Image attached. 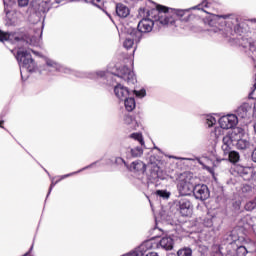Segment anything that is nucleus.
Instances as JSON below:
<instances>
[{
  "label": "nucleus",
  "instance_id": "1",
  "mask_svg": "<svg viewBox=\"0 0 256 256\" xmlns=\"http://www.w3.org/2000/svg\"><path fill=\"white\" fill-rule=\"evenodd\" d=\"M240 228L232 230L226 237V243L236 251L237 256H245L247 253H255L256 243L239 235Z\"/></svg>",
  "mask_w": 256,
  "mask_h": 256
},
{
  "label": "nucleus",
  "instance_id": "2",
  "mask_svg": "<svg viewBox=\"0 0 256 256\" xmlns=\"http://www.w3.org/2000/svg\"><path fill=\"white\" fill-rule=\"evenodd\" d=\"M161 233L163 230L159 227L155 226L150 230V235L152 237L146 241V245L148 249H162L163 251H171L173 250V245H175V240H173L172 236L164 235L161 237ZM161 237V239H159Z\"/></svg>",
  "mask_w": 256,
  "mask_h": 256
},
{
  "label": "nucleus",
  "instance_id": "3",
  "mask_svg": "<svg viewBox=\"0 0 256 256\" xmlns=\"http://www.w3.org/2000/svg\"><path fill=\"white\" fill-rule=\"evenodd\" d=\"M0 41H11V43H20L22 48H27L29 45L32 47H39L41 44V35L29 37L28 33L22 32V37L16 33H7L0 30Z\"/></svg>",
  "mask_w": 256,
  "mask_h": 256
},
{
  "label": "nucleus",
  "instance_id": "4",
  "mask_svg": "<svg viewBox=\"0 0 256 256\" xmlns=\"http://www.w3.org/2000/svg\"><path fill=\"white\" fill-rule=\"evenodd\" d=\"M187 11H189V9L178 10L174 13H171L169 12V8L158 5L157 10L155 11V13L158 15V18L155 20V23L161 25V27H169V25H175V19L177 15L179 17H183Z\"/></svg>",
  "mask_w": 256,
  "mask_h": 256
},
{
  "label": "nucleus",
  "instance_id": "5",
  "mask_svg": "<svg viewBox=\"0 0 256 256\" xmlns=\"http://www.w3.org/2000/svg\"><path fill=\"white\" fill-rule=\"evenodd\" d=\"M16 59L19 63L21 78H23V69L29 71V73H33L35 71L36 65L35 60L31 58V53L27 50L18 51L16 55Z\"/></svg>",
  "mask_w": 256,
  "mask_h": 256
},
{
  "label": "nucleus",
  "instance_id": "6",
  "mask_svg": "<svg viewBox=\"0 0 256 256\" xmlns=\"http://www.w3.org/2000/svg\"><path fill=\"white\" fill-rule=\"evenodd\" d=\"M220 19H224V23L226 25V37H229V35H233V31L234 33H241L242 29L239 25V20L237 19V17H231L229 15H214L212 16L211 21H219Z\"/></svg>",
  "mask_w": 256,
  "mask_h": 256
},
{
  "label": "nucleus",
  "instance_id": "7",
  "mask_svg": "<svg viewBox=\"0 0 256 256\" xmlns=\"http://www.w3.org/2000/svg\"><path fill=\"white\" fill-rule=\"evenodd\" d=\"M187 174H182L181 179L178 181L177 187L179 193H209V187L205 184H197L193 186L189 181L185 180Z\"/></svg>",
  "mask_w": 256,
  "mask_h": 256
},
{
  "label": "nucleus",
  "instance_id": "8",
  "mask_svg": "<svg viewBox=\"0 0 256 256\" xmlns=\"http://www.w3.org/2000/svg\"><path fill=\"white\" fill-rule=\"evenodd\" d=\"M155 26V21L151 18H143L139 21L137 29H132V35L135 37L136 43H139L143 37V33H151L153 27Z\"/></svg>",
  "mask_w": 256,
  "mask_h": 256
},
{
  "label": "nucleus",
  "instance_id": "9",
  "mask_svg": "<svg viewBox=\"0 0 256 256\" xmlns=\"http://www.w3.org/2000/svg\"><path fill=\"white\" fill-rule=\"evenodd\" d=\"M237 123H239V119L235 114H228L226 116H222L219 119L220 128H215L214 133L216 137L221 135V129H233L237 127Z\"/></svg>",
  "mask_w": 256,
  "mask_h": 256
},
{
  "label": "nucleus",
  "instance_id": "10",
  "mask_svg": "<svg viewBox=\"0 0 256 256\" xmlns=\"http://www.w3.org/2000/svg\"><path fill=\"white\" fill-rule=\"evenodd\" d=\"M117 77L124 79L128 85H135L137 83V77H135V73H133V71L128 69L126 66L118 69Z\"/></svg>",
  "mask_w": 256,
  "mask_h": 256
},
{
  "label": "nucleus",
  "instance_id": "11",
  "mask_svg": "<svg viewBox=\"0 0 256 256\" xmlns=\"http://www.w3.org/2000/svg\"><path fill=\"white\" fill-rule=\"evenodd\" d=\"M31 7L38 15H41V13H47V11H49L51 8L49 2L45 0H32Z\"/></svg>",
  "mask_w": 256,
  "mask_h": 256
},
{
  "label": "nucleus",
  "instance_id": "12",
  "mask_svg": "<svg viewBox=\"0 0 256 256\" xmlns=\"http://www.w3.org/2000/svg\"><path fill=\"white\" fill-rule=\"evenodd\" d=\"M179 209L182 217H191V215H193V205L187 199L179 201Z\"/></svg>",
  "mask_w": 256,
  "mask_h": 256
},
{
  "label": "nucleus",
  "instance_id": "13",
  "mask_svg": "<svg viewBox=\"0 0 256 256\" xmlns=\"http://www.w3.org/2000/svg\"><path fill=\"white\" fill-rule=\"evenodd\" d=\"M114 93L121 101H125V99L129 97V89L121 84L114 87Z\"/></svg>",
  "mask_w": 256,
  "mask_h": 256
},
{
  "label": "nucleus",
  "instance_id": "14",
  "mask_svg": "<svg viewBox=\"0 0 256 256\" xmlns=\"http://www.w3.org/2000/svg\"><path fill=\"white\" fill-rule=\"evenodd\" d=\"M129 7H127L125 4L118 3L116 4V14L121 19H125V17H129Z\"/></svg>",
  "mask_w": 256,
  "mask_h": 256
},
{
  "label": "nucleus",
  "instance_id": "15",
  "mask_svg": "<svg viewBox=\"0 0 256 256\" xmlns=\"http://www.w3.org/2000/svg\"><path fill=\"white\" fill-rule=\"evenodd\" d=\"M251 111V105L249 103H243L236 110V115L240 117V119H245L247 117V113Z\"/></svg>",
  "mask_w": 256,
  "mask_h": 256
},
{
  "label": "nucleus",
  "instance_id": "16",
  "mask_svg": "<svg viewBox=\"0 0 256 256\" xmlns=\"http://www.w3.org/2000/svg\"><path fill=\"white\" fill-rule=\"evenodd\" d=\"M130 169L131 171H136L138 173H145V171H147V166L145 165V163H143V161L136 160L131 163Z\"/></svg>",
  "mask_w": 256,
  "mask_h": 256
},
{
  "label": "nucleus",
  "instance_id": "17",
  "mask_svg": "<svg viewBox=\"0 0 256 256\" xmlns=\"http://www.w3.org/2000/svg\"><path fill=\"white\" fill-rule=\"evenodd\" d=\"M46 65L48 67H52L53 69H55V71H60L61 73H71V69H68V68H65V67L59 65L51 59L46 60Z\"/></svg>",
  "mask_w": 256,
  "mask_h": 256
},
{
  "label": "nucleus",
  "instance_id": "18",
  "mask_svg": "<svg viewBox=\"0 0 256 256\" xmlns=\"http://www.w3.org/2000/svg\"><path fill=\"white\" fill-rule=\"evenodd\" d=\"M135 43H137V40H135V35H133V30H131L130 34L126 37L123 43V47L129 50L133 48V45H135Z\"/></svg>",
  "mask_w": 256,
  "mask_h": 256
},
{
  "label": "nucleus",
  "instance_id": "19",
  "mask_svg": "<svg viewBox=\"0 0 256 256\" xmlns=\"http://www.w3.org/2000/svg\"><path fill=\"white\" fill-rule=\"evenodd\" d=\"M222 143H223L222 149H223L224 153H229L231 151V145L233 143L231 136H229V135L224 136Z\"/></svg>",
  "mask_w": 256,
  "mask_h": 256
},
{
  "label": "nucleus",
  "instance_id": "20",
  "mask_svg": "<svg viewBox=\"0 0 256 256\" xmlns=\"http://www.w3.org/2000/svg\"><path fill=\"white\" fill-rule=\"evenodd\" d=\"M146 197L149 200L151 207H153V202L151 201V199L167 200V199H169V197H171V194L170 193H156V194H152V196H146Z\"/></svg>",
  "mask_w": 256,
  "mask_h": 256
},
{
  "label": "nucleus",
  "instance_id": "21",
  "mask_svg": "<svg viewBox=\"0 0 256 256\" xmlns=\"http://www.w3.org/2000/svg\"><path fill=\"white\" fill-rule=\"evenodd\" d=\"M242 223H246L244 224V229H249L250 227H255V223H256V217H251V215H246L243 219H242Z\"/></svg>",
  "mask_w": 256,
  "mask_h": 256
},
{
  "label": "nucleus",
  "instance_id": "22",
  "mask_svg": "<svg viewBox=\"0 0 256 256\" xmlns=\"http://www.w3.org/2000/svg\"><path fill=\"white\" fill-rule=\"evenodd\" d=\"M124 105H125V109L129 112L133 111V109H135L136 104H135V98H126L124 99Z\"/></svg>",
  "mask_w": 256,
  "mask_h": 256
},
{
  "label": "nucleus",
  "instance_id": "23",
  "mask_svg": "<svg viewBox=\"0 0 256 256\" xmlns=\"http://www.w3.org/2000/svg\"><path fill=\"white\" fill-rule=\"evenodd\" d=\"M237 149L244 151L245 149H249L251 147V143L247 139H239L236 144Z\"/></svg>",
  "mask_w": 256,
  "mask_h": 256
},
{
  "label": "nucleus",
  "instance_id": "24",
  "mask_svg": "<svg viewBox=\"0 0 256 256\" xmlns=\"http://www.w3.org/2000/svg\"><path fill=\"white\" fill-rule=\"evenodd\" d=\"M214 219L215 216L207 214L206 217L202 220V225H204V227H212L215 223Z\"/></svg>",
  "mask_w": 256,
  "mask_h": 256
},
{
  "label": "nucleus",
  "instance_id": "25",
  "mask_svg": "<svg viewBox=\"0 0 256 256\" xmlns=\"http://www.w3.org/2000/svg\"><path fill=\"white\" fill-rule=\"evenodd\" d=\"M178 256H191L193 255V250L189 247H184L178 250Z\"/></svg>",
  "mask_w": 256,
  "mask_h": 256
},
{
  "label": "nucleus",
  "instance_id": "26",
  "mask_svg": "<svg viewBox=\"0 0 256 256\" xmlns=\"http://www.w3.org/2000/svg\"><path fill=\"white\" fill-rule=\"evenodd\" d=\"M240 175L242 177H247V175L249 177H251V175H253V168H251V167H242V168H240Z\"/></svg>",
  "mask_w": 256,
  "mask_h": 256
},
{
  "label": "nucleus",
  "instance_id": "27",
  "mask_svg": "<svg viewBox=\"0 0 256 256\" xmlns=\"http://www.w3.org/2000/svg\"><path fill=\"white\" fill-rule=\"evenodd\" d=\"M95 165H97V162H94V163H92V164H90V165H88V166L78 170L77 172H72L70 174H66V175L62 176V179H66V177H71L73 175H77V173H81V171H85L86 169H91V167H93Z\"/></svg>",
  "mask_w": 256,
  "mask_h": 256
},
{
  "label": "nucleus",
  "instance_id": "28",
  "mask_svg": "<svg viewBox=\"0 0 256 256\" xmlns=\"http://www.w3.org/2000/svg\"><path fill=\"white\" fill-rule=\"evenodd\" d=\"M195 199H198L200 201H206V199H209L211 197L210 193H193L192 194Z\"/></svg>",
  "mask_w": 256,
  "mask_h": 256
},
{
  "label": "nucleus",
  "instance_id": "29",
  "mask_svg": "<svg viewBox=\"0 0 256 256\" xmlns=\"http://www.w3.org/2000/svg\"><path fill=\"white\" fill-rule=\"evenodd\" d=\"M107 75V72L100 71V72H94L88 74L89 79H99V77H105Z\"/></svg>",
  "mask_w": 256,
  "mask_h": 256
},
{
  "label": "nucleus",
  "instance_id": "30",
  "mask_svg": "<svg viewBox=\"0 0 256 256\" xmlns=\"http://www.w3.org/2000/svg\"><path fill=\"white\" fill-rule=\"evenodd\" d=\"M239 153L236 151L229 152V161L231 163H237L239 161Z\"/></svg>",
  "mask_w": 256,
  "mask_h": 256
},
{
  "label": "nucleus",
  "instance_id": "31",
  "mask_svg": "<svg viewBox=\"0 0 256 256\" xmlns=\"http://www.w3.org/2000/svg\"><path fill=\"white\" fill-rule=\"evenodd\" d=\"M130 137L135 139V141H139L140 145H145V141L143 140V135L141 133H133Z\"/></svg>",
  "mask_w": 256,
  "mask_h": 256
},
{
  "label": "nucleus",
  "instance_id": "32",
  "mask_svg": "<svg viewBox=\"0 0 256 256\" xmlns=\"http://www.w3.org/2000/svg\"><path fill=\"white\" fill-rule=\"evenodd\" d=\"M131 155L132 157H141L143 155V148L136 147L134 149H131Z\"/></svg>",
  "mask_w": 256,
  "mask_h": 256
},
{
  "label": "nucleus",
  "instance_id": "33",
  "mask_svg": "<svg viewBox=\"0 0 256 256\" xmlns=\"http://www.w3.org/2000/svg\"><path fill=\"white\" fill-rule=\"evenodd\" d=\"M217 123V120L213 116H207L206 117V125L208 127H213Z\"/></svg>",
  "mask_w": 256,
  "mask_h": 256
},
{
  "label": "nucleus",
  "instance_id": "34",
  "mask_svg": "<svg viewBox=\"0 0 256 256\" xmlns=\"http://www.w3.org/2000/svg\"><path fill=\"white\" fill-rule=\"evenodd\" d=\"M249 43H252V42L249 41V39H247V38H241V40H240V45H241V47H243L244 49L249 48Z\"/></svg>",
  "mask_w": 256,
  "mask_h": 256
},
{
  "label": "nucleus",
  "instance_id": "35",
  "mask_svg": "<svg viewBox=\"0 0 256 256\" xmlns=\"http://www.w3.org/2000/svg\"><path fill=\"white\" fill-rule=\"evenodd\" d=\"M124 122L126 123V125H133L136 123L135 120L133 119V117L129 116V115H126L124 117Z\"/></svg>",
  "mask_w": 256,
  "mask_h": 256
},
{
  "label": "nucleus",
  "instance_id": "36",
  "mask_svg": "<svg viewBox=\"0 0 256 256\" xmlns=\"http://www.w3.org/2000/svg\"><path fill=\"white\" fill-rule=\"evenodd\" d=\"M134 95H136V97L143 98L145 97V95H147V92L145 91V89H141L139 91L134 90Z\"/></svg>",
  "mask_w": 256,
  "mask_h": 256
},
{
  "label": "nucleus",
  "instance_id": "37",
  "mask_svg": "<svg viewBox=\"0 0 256 256\" xmlns=\"http://www.w3.org/2000/svg\"><path fill=\"white\" fill-rule=\"evenodd\" d=\"M104 2L105 0H91L92 5H95V7H98L99 9L103 7Z\"/></svg>",
  "mask_w": 256,
  "mask_h": 256
},
{
  "label": "nucleus",
  "instance_id": "38",
  "mask_svg": "<svg viewBox=\"0 0 256 256\" xmlns=\"http://www.w3.org/2000/svg\"><path fill=\"white\" fill-rule=\"evenodd\" d=\"M160 217H161L162 221L169 220V216L167 215V213H165V210H163V209L160 211Z\"/></svg>",
  "mask_w": 256,
  "mask_h": 256
},
{
  "label": "nucleus",
  "instance_id": "39",
  "mask_svg": "<svg viewBox=\"0 0 256 256\" xmlns=\"http://www.w3.org/2000/svg\"><path fill=\"white\" fill-rule=\"evenodd\" d=\"M202 7H208L207 0L202 1V3H201V4H199V5H197V6L192 7V9H202Z\"/></svg>",
  "mask_w": 256,
  "mask_h": 256
},
{
  "label": "nucleus",
  "instance_id": "40",
  "mask_svg": "<svg viewBox=\"0 0 256 256\" xmlns=\"http://www.w3.org/2000/svg\"><path fill=\"white\" fill-rule=\"evenodd\" d=\"M249 45V49L251 51V53H254L256 55V43L255 42H252V43H248Z\"/></svg>",
  "mask_w": 256,
  "mask_h": 256
},
{
  "label": "nucleus",
  "instance_id": "41",
  "mask_svg": "<svg viewBox=\"0 0 256 256\" xmlns=\"http://www.w3.org/2000/svg\"><path fill=\"white\" fill-rule=\"evenodd\" d=\"M19 7H27L29 5V0H18Z\"/></svg>",
  "mask_w": 256,
  "mask_h": 256
},
{
  "label": "nucleus",
  "instance_id": "42",
  "mask_svg": "<svg viewBox=\"0 0 256 256\" xmlns=\"http://www.w3.org/2000/svg\"><path fill=\"white\" fill-rule=\"evenodd\" d=\"M144 256H159V254H157L156 252H146L144 253Z\"/></svg>",
  "mask_w": 256,
  "mask_h": 256
},
{
  "label": "nucleus",
  "instance_id": "43",
  "mask_svg": "<svg viewBox=\"0 0 256 256\" xmlns=\"http://www.w3.org/2000/svg\"><path fill=\"white\" fill-rule=\"evenodd\" d=\"M252 161L256 163V148L252 152Z\"/></svg>",
  "mask_w": 256,
  "mask_h": 256
},
{
  "label": "nucleus",
  "instance_id": "44",
  "mask_svg": "<svg viewBox=\"0 0 256 256\" xmlns=\"http://www.w3.org/2000/svg\"><path fill=\"white\" fill-rule=\"evenodd\" d=\"M63 1L65 0H55V3L59 4V3H63ZM69 1H77V0H69Z\"/></svg>",
  "mask_w": 256,
  "mask_h": 256
},
{
  "label": "nucleus",
  "instance_id": "45",
  "mask_svg": "<svg viewBox=\"0 0 256 256\" xmlns=\"http://www.w3.org/2000/svg\"><path fill=\"white\" fill-rule=\"evenodd\" d=\"M156 193H166V192L163 190H157Z\"/></svg>",
  "mask_w": 256,
  "mask_h": 256
},
{
  "label": "nucleus",
  "instance_id": "46",
  "mask_svg": "<svg viewBox=\"0 0 256 256\" xmlns=\"http://www.w3.org/2000/svg\"><path fill=\"white\" fill-rule=\"evenodd\" d=\"M5 13L7 15V17L9 16V11H7V9H5Z\"/></svg>",
  "mask_w": 256,
  "mask_h": 256
},
{
  "label": "nucleus",
  "instance_id": "47",
  "mask_svg": "<svg viewBox=\"0 0 256 256\" xmlns=\"http://www.w3.org/2000/svg\"><path fill=\"white\" fill-rule=\"evenodd\" d=\"M118 159H119V161H122L123 163H125V161L122 158H118Z\"/></svg>",
  "mask_w": 256,
  "mask_h": 256
},
{
  "label": "nucleus",
  "instance_id": "48",
  "mask_svg": "<svg viewBox=\"0 0 256 256\" xmlns=\"http://www.w3.org/2000/svg\"><path fill=\"white\" fill-rule=\"evenodd\" d=\"M246 187H247L248 191H251V187L250 186H246Z\"/></svg>",
  "mask_w": 256,
  "mask_h": 256
},
{
  "label": "nucleus",
  "instance_id": "49",
  "mask_svg": "<svg viewBox=\"0 0 256 256\" xmlns=\"http://www.w3.org/2000/svg\"><path fill=\"white\" fill-rule=\"evenodd\" d=\"M30 51H32V53H34L35 55H37V52H35L34 50H30Z\"/></svg>",
  "mask_w": 256,
  "mask_h": 256
},
{
  "label": "nucleus",
  "instance_id": "50",
  "mask_svg": "<svg viewBox=\"0 0 256 256\" xmlns=\"http://www.w3.org/2000/svg\"><path fill=\"white\" fill-rule=\"evenodd\" d=\"M0 125H3V121H0Z\"/></svg>",
  "mask_w": 256,
  "mask_h": 256
}]
</instances>
